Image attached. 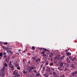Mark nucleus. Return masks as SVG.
Returning a JSON list of instances; mask_svg holds the SVG:
<instances>
[{
	"label": "nucleus",
	"instance_id": "f257e3e1",
	"mask_svg": "<svg viewBox=\"0 0 77 77\" xmlns=\"http://www.w3.org/2000/svg\"><path fill=\"white\" fill-rule=\"evenodd\" d=\"M8 65L10 68H11L12 70H14V68H15V66L12 65V64L11 62H9Z\"/></svg>",
	"mask_w": 77,
	"mask_h": 77
},
{
	"label": "nucleus",
	"instance_id": "f03ea898",
	"mask_svg": "<svg viewBox=\"0 0 77 77\" xmlns=\"http://www.w3.org/2000/svg\"><path fill=\"white\" fill-rule=\"evenodd\" d=\"M39 62H41V58H37L35 60V62L38 64L39 63Z\"/></svg>",
	"mask_w": 77,
	"mask_h": 77
},
{
	"label": "nucleus",
	"instance_id": "7ed1b4c3",
	"mask_svg": "<svg viewBox=\"0 0 77 77\" xmlns=\"http://www.w3.org/2000/svg\"><path fill=\"white\" fill-rule=\"evenodd\" d=\"M76 57H74L72 59V63H73L74 62V63H75V60H76Z\"/></svg>",
	"mask_w": 77,
	"mask_h": 77
},
{
	"label": "nucleus",
	"instance_id": "20e7f679",
	"mask_svg": "<svg viewBox=\"0 0 77 77\" xmlns=\"http://www.w3.org/2000/svg\"><path fill=\"white\" fill-rule=\"evenodd\" d=\"M43 76L45 77H48L49 76V74L48 73H45L43 75Z\"/></svg>",
	"mask_w": 77,
	"mask_h": 77
},
{
	"label": "nucleus",
	"instance_id": "39448f33",
	"mask_svg": "<svg viewBox=\"0 0 77 77\" xmlns=\"http://www.w3.org/2000/svg\"><path fill=\"white\" fill-rule=\"evenodd\" d=\"M9 61V57H7L5 60V61L7 62V63H8Z\"/></svg>",
	"mask_w": 77,
	"mask_h": 77
},
{
	"label": "nucleus",
	"instance_id": "423d86ee",
	"mask_svg": "<svg viewBox=\"0 0 77 77\" xmlns=\"http://www.w3.org/2000/svg\"><path fill=\"white\" fill-rule=\"evenodd\" d=\"M71 68L72 69H75V66L74 65H72L71 66Z\"/></svg>",
	"mask_w": 77,
	"mask_h": 77
},
{
	"label": "nucleus",
	"instance_id": "0eeeda50",
	"mask_svg": "<svg viewBox=\"0 0 77 77\" xmlns=\"http://www.w3.org/2000/svg\"><path fill=\"white\" fill-rule=\"evenodd\" d=\"M13 74L14 75H17V74H18V72H17V71L15 70Z\"/></svg>",
	"mask_w": 77,
	"mask_h": 77
},
{
	"label": "nucleus",
	"instance_id": "6e6552de",
	"mask_svg": "<svg viewBox=\"0 0 77 77\" xmlns=\"http://www.w3.org/2000/svg\"><path fill=\"white\" fill-rule=\"evenodd\" d=\"M62 67H60L58 68L57 69H59V71H63V69L61 68Z\"/></svg>",
	"mask_w": 77,
	"mask_h": 77
},
{
	"label": "nucleus",
	"instance_id": "1a4fd4ad",
	"mask_svg": "<svg viewBox=\"0 0 77 77\" xmlns=\"http://www.w3.org/2000/svg\"><path fill=\"white\" fill-rule=\"evenodd\" d=\"M1 75H2V77H4L5 75V73L3 72L2 73V75L0 73V77L1 76Z\"/></svg>",
	"mask_w": 77,
	"mask_h": 77
},
{
	"label": "nucleus",
	"instance_id": "9d476101",
	"mask_svg": "<svg viewBox=\"0 0 77 77\" xmlns=\"http://www.w3.org/2000/svg\"><path fill=\"white\" fill-rule=\"evenodd\" d=\"M14 64L15 65L16 67H17L18 66V64H17V62H15L14 63Z\"/></svg>",
	"mask_w": 77,
	"mask_h": 77
},
{
	"label": "nucleus",
	"instance_id": "9b49d317",
	"mask_svg": "<svg viewBox=\"0 0 77 77\" xmlns=\"http://www.w3.org/2000/svg\"><path fill=\"white\" fill-rule=\"evenodd\" d=\"M7 53H8L9 54H11L12 53V52H11V51L8 50L7 51Z\"/></svg>",
	"mask_w": 77,
	"mask_h": 77
},
{
	"label": "nucleus",
	"instance_id": "f8f14e48",
	"mask_svg": "<svg viewBox=\"0 0 77 77\" xmlns=\"http://www.w3.org/2000/svg\"><path fill=\"white\" fill-rule=\"evenodd\" d=\"M66 62L68 63H70V61H69V58H66Z\"/></svg>",
	"mask_w": 77,
	"mask_h": 77
},
{
	"label": "nucleus",
	"instance_id": "ddd939ff",
	"mask_svg": "<svg viewBox=\"0 0 77 77\" xmlns=\"http://www.w3.org/2000/svg\"><path fill=\"white\" fill-rule=\"evenodd\" d=\"M34 69V67L33 66H30L29 67V69H31V70H32V69Z\"/></svg>",
	"mask_w": 77,
	"mask_h": 77
},
{
	"label": "nucleus",
	"instance_id": "4468645a",
	"mask_svg": "<svg viewBox=\"0 0 77 77\" xmlns=\"http://www.w3.org/2000/svg\"><path fill=\"white\" fill-rule=\"evenodd\" d=\"M66 54L68 56H69V55L71 54V53L67 52L66 53Z\"/></svg>",
	"mask_w": 77,
	"mask_h": 77
},
{
	"label": "nucleus",
	"instance_id": "2eb2a0df",
	"mask_svg": "<svg viewBox=\"0 0 77 77\" xmlns=\"http://www.w3.org/2000/svg\"><path fill=\"white\" fill-rule=\"evenodd\" d=\"M60 67H62V66H63V63H60Z\"/></svg>",
	"mask_w": 77,
	"mask_h": 77
},
{
	"label": "nucleus",
	"instance_id": "dca6fc26",
	"mask_svg": "<svg viewBox=\"0 0 77 77\" xmlns=\"http://www.w3.org/2000/svg\"><path fill=\"white\" fill-rule=\"evenodd\" d=\"M23 74H24V75H27V72H26V71H23Z\"/></svg>",
	"mask_w": 77,
	"mask_h": 77
},
{
	"label": "nucleus",
	"instance_id": "f3484780",
	"mask_svg": "<svg viewBox=\"0 0 77 77\" xmlns=\"http://www.w3.org/2000/svg\"><path fill=\"white\" fill-rule=\"evenodd\" d=\"M43 49L44 50H45V51L46 52H47V53H48V51H49L47 49L45 48H43Z\"/></svg>",
	"mask_w": 77,
	"mask_h": 77
},
{
	"label": "nucleus",
	"instance_id": "a211bd4d",
	"mask_svg": "<svg viewBox=\"0 0 77 77\" xmlns=\"http://www.w3.org/2000/svg\"><path fill=\"white\" fill-rule=\"evenodd\" d=\"M65 65L66 67H68V66H69V64L67 63H66Z\"/></svg>",
	"mask_w": 77,
	"mask_h": 77
},
{
	"label": "nucleus",
	"instance_id": "6ab92c4d",
	"mask_svg": "<svg viewBox=\"0 0 77 77\" xmlns=\"http://www.w3.org/2000/svg\"><path fill=\"white\" fill-rule=\"evenodd\" d=\"M74 73L73 72L72 73L71 75L72 76V77H75V75H74Z\"/></svg>",
	"mask_w": 77,
	"mask_h": 77
},
{
	"label": "nucleus",
	"instance_id": "aec40b11",
	"mask_svg": "<svg viewBox=\"0 0 77 77\" xmlns=\"http://www.w3.org/2000/svg\"><path fill=\"white\" fill-rule=\"evenodd\" d=\"M43 52H41V54H45V51H44L43 50Z\"/></svg>",
	"mask_w": 77,
	"mask_h": 77
},
{
	"label": "nucleus",
	"instance_id": "412c9836",
	"mask_svg": "<svg viewBox=\"0 0 77 77\" xmlns=\"http://www.w3.org/2000/svg\"><path fill=\"white\" fill-rule=\"evenodd\" d=\"M36 75L37 77H39V76H41V75H40V73H38V74H36Z\"/></svg>",
	"mask_w": 77,
	"mask_h": 77
},
{
	"label": "nucleus",
	"instance_id": "4be33fe9",
	"mask_svg": "<svg viewBox=\"0 0 77 77\" xmlns=\"http://www.w3.org/2000/svg\"><path fill=\"white\" fill-rule=\"evenodd\" d=\"M64 70L66 71H68V69H66V67H64Z\"/></svg>",
	"mask_w": 77,
	"mask_h": 77
},
{
	"label": "nucleus",
	"instance_id": "5701e85b",
	"mask_svg": "<svg viewBox=\"0 0 77 77\" xmlns=\"http://www.w3.org/2000/svg\"><path fill=\"white\" fill-rule=\"evenodd\" d=\"M4 66L5 67H7L8 66V65H7V63H5L4 64Z\"/></svg>",
	"mask_w": 77,
	"mask_h": 77
},
{
	"label": "nucleus",
	"instance_id": "b1692460",
	"mask_svg": "<svg viewBox=\"0 0 77 77\" xmlns=\"http://www.w3.org/2000/svg\"><path fill=\"white\" fill-rule=\"evenodd\" d=\"M52 56H53V54H51L49 55V57H51Z\"/></svg>",
	"mask_w": 77,
	"mask_h": 77
},
{
	"label": "nucleus",
	"instance_id": "393cba45",
	"mask_svg": "<svg viewBox=\"0 0 77 77\" xmlns=\"http://www.w3.org/2000/svg\"><path fill=\"white\" fill-rule=\"evenodd\" d=\"M45 66H44L42 67V69L43 71L45 70Z\"/></svg>",
	"mask_w": 77,
	"mask_h": 77
},
{
	"label": "nucleus",
	"instance_id": "a878e982",
	"mask_svg": "<svg viewBox=\"0 0 77 77\" xmlns=\"http://www.w3.org/2000/svg\"><path fill=\"white\" fill-rule=\"evenodd\" d=\"M32 59L33 60H35L36 59V57H32Z\"/></svg>",
	"mask_w": 77,
	"mask_h": 77
},
{
	"label": "nucleus",
	"instance_id": "bb28decb",
	"mask_svg": "<svg viewBox=\"0 0 77 77\" xmlns=\"http://www.w3.org/2000/svg\"><path fill=\"white\" fill-rule=\"evenodd\" d=\"M2 56H3V53H0V57Z\"/></svg>",
	"mask_w": 77,
	"mask_h": 77
},
{
	"label": "nucleus",
	"instance_id": "cd10ccee",
	"mask_svg": "<svg viewBox=\"0 0 77 77\" xmlns=\"http://www.w3.org/2000/svg\"><path fill=\"white\" fill-rule=\"evenodd\" d=\"M43 66V64H42L41 65L40 69H41L42 68V67Z\"/></svg>",
	"mask_w": 77,
	"mask_h": 77
},
{
	"label": "nucleus",
	"instance_id": "c85d7f7f",
	"mask_svg": "<svg viewBox=\"0 0 77 77\" xmlns=\"http://www.w3.org/2000/svg\"><path fill=\"white\" fill-rule=\"evenodd\" d=\"M33 71L34 72H35V73H36V72H36V69L33 70Z\"/></svg>",
	"mask_w": 77,
	"mask_h": 77
},
{
	"label": "nucleus",
	"instance_id": "c756f323",
	"mask_svg": "<svg viewBox=\"0 0 77 77\" xmlns=\"http://www.w3.org/2000/svg\"><path fill=\"white\" fill-rule=\"evenodd\" d=\"M60 77H65V75L64 74H63L62 76H60Z\"/></svg>",
	"mask_w": 77,
	"mask_h": 77
},
{
	"label": "nucleus",
	"instance_id": "7c9ffc66",
	"mask_svg": "<svg viewBox=\"0 0 77 77\" xmlns=\"http://www.w3.org/2000/svg\"><path fill=\"white\" fill-rule=\"evenodd\" d=\"M73 72L74 73V74H77V71H75V72Z\"/></svg>",
	"mask_w": 77,
	"mask_h": 77
},
{
	"label": "nucleus",
	"instance_id": "2f4dec72",
	"mask_svg": "<svg viewBox=\"0 0 77 77\" xmlns=\"http://www.w3.org/2000/svg\"><path fill=\"white\" fill-rule=\"evenodd\" d=\"M3 55H6V52H4L3 53Z\"/></svg>",
	"mask_w": 77,
	"mask_h": 77
},
{
	"label": "nucleus",
	"instance_id": "473e14b6",
	"mask_svg": "<svg viewBox=\"0 0 77 77\" xmlns=\"http://www.w3.org/2000/svg\"><path fill=\"white\" fill-rule=\"evenodd\" d=\"M53 65V63H50V66H52Z\"/></svg>",
	"mask_w": 77,
	"mask_h": 77
},
{
	"label": "nucleus",
	"instance_id": "72a5a7b5",
	"mask_svg": "<svg viewBox=\"0 0 77 77\" xmlns=\"http://www.w3.org/2000/svg\"><path fill=\"white\" fill-rule=\"evenodd\" d=\"M42 56H44V57H45L46 56V54H44L42 55Z\"/></svg>",
	"mask_w": 77,
	"mask_h": 77
},
{
	"label": "nucleus",
	"instance_id": "f704fd0d",
	"mask_svg": "<svg viewBox=\"0 0 77 77\" xmlns=\"http://www.w3.org/2000/svg\"><path fill=\"white\" fill-rule=\"evenodd\" d=\"M53 74H54V75H56V72H54L53 73Z\"/></svg>",
	"mask_w": 77,
	"mask_h": 77
},
{
	"label": "nucleus",
	"instance_id": "c9c22d12",
	"mask_svg": "<svg viewBox=\"0 0 77 77\" xmlns=\"http://www.w3.org/2000/svg\"><path fill=\"white\" fill-rule=\"evenodd\" d=\"M32 70L30 69H29V70H28V71L29 72H30L31 71V72H32Z\"/></svg>",
	"mask_w": 77,
	"mask_h": 77
},
{
	"label": "nucleus",
	"instance_id": "e433bc0d",
	"mask_svg": "<svg viewBox=\"0 0 77 77\" xmlns=\"http://www.w3.org/2000/svg\"><path fill=\"white\" fill-rule=\"evenodd\" d=\"M54 64H55V65H57V62H54Z\"/></svg>",
	"mask_w": 77,
	"mask_h": 77
},
{
	"label": "nucleus",
	"instance_id": "4c0bfd02",
	"mask_svg": "<svg viewBox=\"0 0 77 77\" xmlns=\"http://www.w3.org/2000/svg\"><path fill=\"white\" fill-rule=\"evenodd\" d=\"M4 45H7L8 43H7V42L4 43Z\"/></svg>",
	"mask_w": 77,
	"mask_h": 77
},
{
	"label": "nucleus",
	"instance_id": "58836bf2",
	"mask_svg": "<svg viewBox=\"0 0 77 77\" xmlns=\"http://www.w3.org/2000/svg\"><path fill=\"white\" fill-rule=\"evenodd\" d=\"M48 62H46V63H45V65H48Z\"/></svg>",
	"mask_w": 77,
	"mask_h": 77
},
{
	"label": "nucleus",
	"instance_id": "ea45409f",
	"mask_svg": "<svg viewBox=\"0 0 77 77\" xmlns=\"http://www.w3.org/2000/svg\"><path fill=\"white\" fill-rule=\"evenodd\" d=\"M41 63H43L44 64V63H45V62L43 61L41 62Z\"/></svg>",
	"mask_w": 77,
	"mask_h": 77
},
{
	"label": "nucleus",
	"instance_id": "a19ab883",
	"mask_svg": "<svg viewBox=\"0 0 77 77\" xmlns=\"http://www.w3.org/2000/svg\"><path fill=\"white\" fill-rule=\"evenodd\" d=\"M26 51H27V49H25V51H24L23 52H22V53H25V52H26Z\"/></svg>",
	"mask_w": 77,
	"mask_h": 77
},
{
	"label": "nucleus",
	"instance_id": "79ce46f5",
	"mask_svg": "<svg viewBox=\"0 0 77 77\" xmlns=\"http://www.w3.org/2000/svg\"><path fill=\"white\" fill-rule=\"evenodd\" d=\"M32 50H35V47H32Z\"/></svg>",
	"mask_w": 77,
	"mask_h": 77
},
{
	"label": "nucleus",
	"instance_id": "37998d69",
	"mask_svg": "<svg viewBox=\"0 0 77 77\" xmlns=\"http://www.w3.org/2000/svg\"><path fill=\"white\" fill-rule=\"evenodd\" d=\"M17 69H18V70H20V67H18L17 68Z\"/></svg>",
	"mask_w": 77,
	"mask_h": 77
},
{
	"label": "nucleus",
	"instance_id": "c03bdc74",
	"mask_svg": "<svg viewBox=\"0 0 77 77\" xmlns=\"http://www.w3.org/2000/svg\"><path fill=\"white\" fill-rule=\"evenodd\" d=\"M69 58L70 59H72V57L71 56H69Z\"/></svg>",
	"mask_w": 77,
	"mask_h": 77
},
{
	"label": "nucleus",
	"instance_id": "a18cd8bd",
	"mask_svg": "<svg viewBox=\"0 0 77 77\" xmlns=\"http://www.w3.org/2000/svg\"><path fill=\"white\" fill-rule=\"evenodd\" d=\"M6 55H5L3 57H4L5 58H6Z\"/></svg>",
	"mask_w": 77,
	"mask_h": 77
},
{
	"label": "nucleus",
	"instance_id": "49530a36",
	"mask_svg": "<svg viewBox=\"0 0 77 77\" xmlns=\"http://www.w3.org/2000/svg\"><path fill=\"white\" fill-rule=\"evenodd\" d=\"M28 55H29V56H30L31 54H30V53H28Z\"/></svg>",
	"mask_w": 77,
	"mask_h": 77
},
{
	"label": "nucleus",
	"instance_id": "de8ad7c7",
	"mask_svg": "<svg viewBox=\"0 0 77 77\" xmlns=\"http://www.w3.org/2000/svg\"><path fill=\"white\" fill-rule=\"evenodd\" d=\"M65 57L64 56H63L62 57H61V59H62L63 58V57Z\"/></svg>",
	"mask_w": 77,
	"mask_h": 77
},
{
	"label": "nucleus",
	"instance_id": "09e8293b",
	"mask_svg": "<svg viewBox=\"0 0 77 77\" xmlns=\"http://www.w3.org/2000/svg\"><path fill=\"white\" fill-rule=\"evenodd\" d=\"M43 48H40L39 49V50H42V49H43Z\"/></svg>",
	"mask_w": 77,
	"mask_h": 77
},
{
	"label": "nucleus",
	"instance_id": "8fccbe9b",
	"mask_svg": "<svg viewBox=\"0 0 77 77\" xmlns=\"http://www.w3.org/2000/svg\"><path fill=\"white\" fill-rule=\"evenodd\" d=\"M3 48H4V49H5V50H6V48L5 47H4Z\"/></svg>",
	"mask_w": 77,
	"mask_h": 77
},
{
	"label": "nucleus",
	"instance_id": "3c124183",
	"mask_svg": "<svg viewBox=\"0 0 77 77\" xmlns=\"http://www.w3.org/2000/svg\"><path fill=\"white\" fill-rule=\"evenodd\" d=\"M23 63H25V62H24V59H23Z\"/></svg>",
	"mask_w": 77,
	"mask_h": 77
},
{
	"label": "nucleus",
	"instance_id": "603ef678",
	"mask_svg": "<svg viewBox=\"0 0 77 77\" xmlns=\"http://www.w3.org/2000/svg\"><path fill=\"white\" fill-rule=\"evenodd\" d=\"M17 76H18L19 77V76H20V74L18 75L17 74V75H16Z\"/></svg>",
	"mask_w": 77,
	"mask_h": 77
},
{
	"label": "nucleus",
	"instance_id": "864d4df0",
	"mask_svg": "<svg viewBox=\"0 0 77 77\" xmlns=\"http://www.w3.org/2000/svg\"><path fill=\"white\" fill-rule=\"evenodd\" d=\"M28 63H30V61H29L28 62Z\"/></svg>",
	"mask_w": 77,
	"mask_h": 77
},
{
	"label": "nucleus",
	"instance_id": "5fc2aeb1",
	"mask_svg": "<svg viewBox=\"0 0 77 77\" xmlns=\"http://www.w3.org/2000/svg\"><path fill=\"white\" fill-rule=\"evenodd\" d=\"M70 77H72V75H70Z\"/></svg>",
	"mask_w": 77,
	"mask_h": 77
},
{
	"label": "nucleus",
	"instance_id": "6e6d98bb",
	"mask_svg": "<svg viewBox=\"0 0 77 77\" xmlns=\"http://www.w3.org/2000/svg\"><path fill=\"white\" fill-rule=\"evenodd\" d=\"M4 69H4V68H3L2 70H3V71H4Z\"/></svg>",
	"mask_w": 77,
	"mask_h": 77
},
{
	"label": "nucleus",
	"instance_id": "4d7b16f0",
	"mask_svg": "<svg viewBox=\"0 0 77 77\" xmlns=\"http://www.w3.org/2000/svg\"><path fill=\"white\" fill-rule=\"evenodd\" d=\"M36 67H34V69H36Z\"/></svg>",
	"mask_w": 77,
	"mask_h": 77
},
{
	"label": "nucleus",
	"instance_id": "13d9d810",
	"mask_svg": "<svg viewBox=\"0 0 77 77\" xmlns=\"http://www.w3.org/2000/svg\"><path fill=\"white\" fill-rule=\"evenodd\" d=\"M48 69L49 70V71H50V69Z\"/></svg>",
	"mask_w": 77,
	"mask_h": 77
},
{
	"label": "nucleus",
	"instance_id": "bf43d9fd",
	"mask_svg": "<svg viewBox=\"0 0 77 77\" xmlns=\"http://www.w3.org/2000/svg\"><path fill=\"white\" fill-rule=\"evenodd\" d=\"M21 51V50H20V49H19V50H18V51Z\"/></svg>",
	"mask_w": 77,
	"mask_h": 77
},
{
	"label": "nucleus",
	"instance_id": "052dcab7",
	"mask_svg": "<svg viewBox=\"0 0 77 77\" xmlns=\"http://www.w3.org/2000/svg\"><path fill=\"white\" fill-rule=\"evenodd\" d=\"M37 49H39H39H40V48H39L38 47L37 48Z\"/></svg>",
	"mask_w": 77,
	"mask_h": 77
},
{
	"label": "nucleus",
	"instance_id": "680f3d73",
	"mask_svg": "<svg viewBox=\"0 0 77 77\" xmlns=\"http://www.w3.org/2000/svg\"><path fill=\"white\" fill-rule=\"evenodd\" d=\"M66 51H68V50H66Z\"/></svg>",
	"mask_w": 77,
	"mask_h": 77
},
{
	"label": "nucleus",
	"instance_id": "e2e57ef3",
	"mask_svg": "<svg viewBox=\"0 0 77 77\" xmlns=\"http://www.w3.org/2000/svg\"><path fill=\"white\" fill-rule=\"evenodd\" d=\"M52 58H51V61H52Z\"/></svg>",
	"mask_w": 77,
	"mask_h": 77
},
{
	"label": "nucleus",
	"instance_id": "0e129e2a",
	"mask_svg": "<svg viewBox=\"0 0 77 77\" xmlns=\"http://www.w3.org/2000/svg\"><path fill=\"white\" fill-rule=\"evenodd\" d=\"M47 71H49L48 70V69H47Z\"/></svg>",
	"mask_w": 77,
	"mask_h": 77
},
{
	"label": "nucleus",
	"instance_id": "69168bd1",
	"mask_svg": "<svg viewBox=\"0 0 77 77\" xmlns=\"http://www.w3.org/2000/svg\"><path fill=\"white\" fill-rule=\"evenodd\" d=\"M55 59H57V57H55Z\"/></svg>",
	"mask_w": 77,
	"mask_h": 77
},
{
	"label": "nucleus",
	"instance_id": "338daca9",
	"mask_svg": "<svg viewBox=\"0 0 77 77\" xmlns=\"http://www.w3.org/2000/svg\"><path fill=\"white\" fill-rule=\"evenodd\" d=\"M14 77H17V76H15Z\"/></svg>",
	"mask_w": 77,
	"mask_h": 77
},
{
	"label": "nucleus",
	"instance_id": "774afa93",
	"mask_svg": "<svg viewBox=\"0 0 77 77\" xmlns=\"http://www.w3.org/2000/svg\"><path fill=\"white\" fill-rule=\"evenodd\" d=\"M17 77H19L18 76H17Z\"/></svg>",
	"mask_w": 77,
	"mask_h": 77
}]
</instances>
